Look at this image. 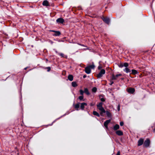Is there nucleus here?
<instances>
[{
  "label": "nucleus",
  "instance_id": "f257e3e1",
  "mask_svg": "<svg viewBox=\"0 0 155 155\" xmlns=\"http://www.w3.org/2000/svg\"><path fill=\"white\" fill-rule=\"evenodd\" d=\"M103 104L102 103H99L97 105V108L100 111V114L101 116H103V113L106 112V111L102 107Z\"/></svg>",
  "mask_w": 155,
  "mask_h": 155
},
{
  "label": "nucleus",
  "instance_id": "f03ea898",
  "mask_svg": "<svg viewBox=\"0 0 155 155\" xmlns=\"http://www.w3.org/2000/svg\"><path fill=\"white\" fill-rule=\"evenodd\" d=\"M101 19L103 21L107 24L108 25L110 22V19L108 17H105L103 16L101 17Z\"/></svg>",
  "mask_w": 155,
  "mask_h": 155
},
{
  "label": "nucleus",
  "instance_id": "7ed1b4c3",
  "mask_svg": "<svg viewBox=\"0 0 155 155\" xmlns=\"http://www.w3.org/2000/svg\"><path fill=\"white\" fill-rule=\"evenodd\" d=\"M128 63L127 62H125L124 63H120L118 64V67L120 68H122L123 67L127 68V67L128 66Z\"/></svg>",
  "mask_w": 155,
  "mask_h": 155
},
{
  "label": "nucleus",
  "instance_id": "20e7f679",
  "mask_svg": "<svg viewBox=\"0 0 155 155\" xmlns=\"http://www.w3.org/2000/svg\"><path fill=\"white\" fill-rule=\"evenodd\" d=\"M105 71L104 69H102L101 70L100 72L97 74V76L98 78L101 77L103 74L105 73Z\"/></svg>",
  "mask_w": 155,
  "mask_h": 155
},
{
  "label": "nucleus",
  "instance_id": "39448f33",
  "mask_svg": "<svg viewBox=\"0 0 155 155\" xmlns=\"http://www.w3.org/2000/svg\"><path fill=\"white\" fill-rule=\"evenodd\" d=\"M150 143V140L147 139L145 141L144 144L146 147H148L149 146Z\"/></svg>",
  "mask_w": 155,
  "mask_h": 155
},
{
  "label": "nucleus",
  "instance_id": "423d86ee",
  "mask_svg": "<svg viewBox=\"0 0 155 155\" xmlns=\"http://www.w3.org/2000/svg\"><path fill=\"white\" fill-rule=\"evenodd\" d=\"M56 21L57 23L62 24L64 22V20L62 18H60L57 19Z\"/></svg>",
  "mask_w": 155,
  "mask_h": 155
},
{
  "label": "nucleus",
  "instance_id": "0eeeda50",
  "mask_svg": "<svg viewBox=\"0 0 155 155\" xmlns=\"http://www.w3.org/2000/svg\"><path fill=\"white\" fill-rule=\"evenodd\" d=\"M81 67H83V68H94V67H95V66L94 64H93V63L92 64L90 65H88L86 67H84L83 66V65H81Z\"/></svg>",
  "mask_w": 155,
  "mask_h": 155
},
{
  "label": "nucleus",
  "instance_id": "6e6552de",
  "mask_svg": "<svg viewBox=\"0 0 155 155\" xmlns=\"http://www.w3.org/2000/svg\"><path fill=\"white\" fill-rule=\"evenodd\" d=\"M110 122V120H106L105 122H104V125L105 127L107 128V124Z\"/></svg>",
  "mask_w": 155,
  "mask_h": 155
},
{
  "label": "nucleus",
  "instance_id": "1a4fd4ad",
  "mask_svg": "<svg viewBox=\"0 0 155 155\" xmlns=\"http://www.w3.org/2000/svg\"><path fill=\"white\" fill-rule=\"evenodd\" d=\"M42 5L44 6H49V3L47 0L44 1L43 2Z\"/></svg>",
  "mask_w": 155,
  "mask_h": 155
},
{
  "label": "nucleus",
  "instance_id": "9d476101",
  "mask_svg": "<svg viewBox=\"0 0 155 155\" xmlns=\"http://www.w3.org/2000/svg\"><path fill=\"white\" fill-rule=\"evenodd\" d=\"M143 142V140L142 139H140L138 141V146H140L142 144Z\"/></svg>",
  "mask_w": 155,
  "mask_h": 155
},
{
  "label": "nucleus",
  "instance_id": "9b49d317",
  "mask_svg": "<svg viewBox=\"0 0 155 155\" xmlns=\"http://www.w3.org/2000/svg\"><path fill=\"white\" fill-rule=\"evenodd\" d=\"M61 34V32L59 31H57L54 34H53V36H59Z\"/></svg>",
  "mask_w": 155,
  "mask_h": 155
},
{
  "label": "nucleus",
  "instance_id": "f8f14e48",
  "mask_svg": "<svg viewBox=\"0 0 155 155\" xmlns=\"http://www.w3.org/2000/svg\"><path fill=\"white\" fill-rule=\"evenodd\" d=\"M127 91L130 93H133L134 91V89L133 88H130L128 89Z\"/></svg>",
  "mask_w": 155,
  "mask_h": 155
},
{
  "label": "nucleus",
  "instance_id": "ddd939ff",
  "mask_svg": "<svg viewBox=\"0 0 155 155\" xmlns=\"http://www.w3.org/2000/svg\"><path fill=\"white\" fill-rule=\"evenodd\" d=\"M58 54L61 56V57L66 58H67V56L64 55L62 53H58Z\"/></svg>",
  "mask_w": 155,
  "mask_h": 155
},
{
  "label": "nucleus",
  "instance_id": "4468645a",
  "mask_svg": "<svg viewBox=\"0 0 155 155\" xmlns=\"http://www.w3.org/2000/svg\"><path fill=\"white\" fill-rule=\"evenodd\" d=\"M87 104L86 103H83L81 104V108L83 110L84 108V107L85 106H86Z\"/></svg>",
  "mask_w": 155,
  "mask_h": 155
},
{
  "label": "nucleus",
  "instance_id": "2eb2a0df",
  "mask_svg": "<svg viewBox=\"0 0 155 155\" xmlns=\"http://www.w3.org/2000/svg\"><path fill=\"white\" fill-rule=\"evenodd\" d=\"M84 71L87 74H90L91 72L90 68H85Z\"/></svg>",
  "mask_w": 155,
  "mask_h": 155
},
{
  "label": "nucleus",
  "instance_id": "dca6fc26",
  "mask_svg": "<svg viewBox=\"0 0 155 155\" xmlns=\"http://www.w3.org/2000/svg\"><path fill=\"white\" fill-rule=\"evenodd\" d=\"M116 134L119 136L123 135V132L120 130H118L116 132Z\"/></svg>",
  "mask_w": 155,
  "mask_h": 155
},
{
  "label": "nucleus",
  "instance_id": "f3484780",
  "mask_svg": "<svg viewBox=\"0 0 155 155\" xmlns=\"http://www.w3.org/2000/svg\"><path fill=\"white\" fill-rule=\"evenodd\" d=\"M120 128L118 124H116L114 127V130H116Z\"/></svg>",
  "mask_w": 155,
  "mask_h": 155
},
{
  "label": "nucleus",
  "instance_id": "a211bd4d",
  "mask_svg": "<svg viewBox=\"0 0 155 155\" xmlns=\"http://www.w3.org/2000/svg\"><path fill=\"white\" fill-rule=\"evenodd\" d=\"M68 78L70 81H72L73 80V77L72 75H69L68 76Z\"/></svg>",
  "mask_w": 155,
  "mask_h": 155
},
{
  "label": "nucleus",
  "instance_id": "6ab92c4d",
  "mask_svg": "<svg viewBox=\"0 0 155 155\" xmlns=\"http://www.w3.org/2000/svg\"><path fill=\"white\" fill-rule=\"evenodd\" d=\"M72 85L73 87H76L78 86V85L76 82L74 81L72 82Z\"/></svg>",
  "mask_w": 155,
  "mask_h": 155
},
{
  "label": "nucleus",
  "instance_id": "aec40b11",
  "mask_svg": "<svg viewBox=\"0 0 155 155\" xmlns=\"http://www.w3.org/2000/svg\"><path fill=\"white\" fill-rule=\"evenodd\" d=\"M93 114L94 115L97 116L98 117L100 116L99 114L96 111H94L93 112Z\"/></svg>",
  "mask_w": 155,
  "mask_h": 155
},
{
  "label": "nucleus",
  "instance_id": "412c9836",
  "mask_svg": "<svg viewBox=\"0 0 155 155\" xmlns=\"http://www.w3.org/2000/svg\"><path fill=\"white\" fill-rule=\"evenodd\" d=\"M124 70L127 73H129L130 71V70L129 68H125Z\"/></svg>",
  "mask_w": 155,
  "mask_h": 155
},
{
  "label": "nucleus",
  "instance_id": "4be33fe9",
  "mask_svg": "<svg viewBox=\"0 0 155 155\" xmlns=\"http://www.w3.org/2000/svg\"><path fill=\"white\" fill-rule=\"evenodd\" d=\"M84 92L87 95H89L90 93L88 91V89L87 88L84 89Z\"/></svg>",
  "mask_w": 155,
  "mask_h": 155
},
{
  "label": "nucleus",
  "instance_id": "5701e85b",
  "mask_svg": "<svg viewBox=\"0 0 155 155\" xmlns=\"http://www.w3.org/2000/svg\"><path fill=\"white\" fill-rule=\"evenodd\" d=\"M107 115V116L110 117L111 116V114L110 112L108 111H106V112Z\"/></svg>",
  "mask_w": 155,
  "mask_h": 155
},
{
  "label": "nucleus",
  "instance_id": "b1692460",
  "mask_svg": "<svg viewBox=\"0 0 155 155\" xmlns=\"http://www.w3.org/2000/svg\"><path fill=\"white\" fill-rule=\"evenodd\" d=\"M132 73L133 74H135L137 73V71L135 70H132Z\"/></svg>",
  "mask_w": 155,
  "mask_h": 155
},
{
  "label": "nucleus",
  "instance_id": "393cba45",
  "mask_svg": "<svg viewBox=\"0 0 155 155\" xmlns=\"http://www.w3.org/2000/svg\"><path fill=\"white\" fill-rule=\"evenodd\" d=\"M79 103H78L76 104L75 106V108L78 110V108L79 107L80 105Z\"/></svg>",
  "mask_w": 155,
  "mask_h": 155
},
{
  "label": "nucleus",
  "instance_id": "a878e982",
  "mask_svg": "<svg viewBox=\"0 0 155 155\" xmlns=\"http://www.w3.org/2000/svg\"><path fill=\"white\" fill-rule=\"evenodd\" d=\"M97 88L95 87H94L92 89V91L93 92H95L97 91Z\"/></svg>",
  "mask_w": 155,
  "mask_h": 155
},
{
  "label": "nucleus",
  "instance_id": "bb28decb",
  "mask_svg": "<svg viewBox=\"0 0 155 155\" xmlns=\"http://www.w3.org/2000/svg\"><path fill=\"white\" fill-rule=\"evenodd\" d=\"M106 67V68H109L108 67V66H107L106 67V66H99L97 68H103V67Z\"/></svg>",
  "mask_w": 155,
  "mask_h": 155
},
{
  "label": "nucleus",
  "instance_id": "cd10ccee",
  "mask_svg": "<svg viewBox=\"0 0 155 155\" xmlns=\"http://www.w3.org/2000/svg\"><path fill=\"white\" fill-rule=\"evenodd\" d=\"M80 92L81 94L83 95L84 93V92L82 90H80Z\"/></svg>",
  "mask_w": 155,
  "mask_h": 155
},
{
  "label": "nucleus",
  "instance_id": "c85d7f7f",
  "mask_svg": "<svg viewBox=\"0 0 155 155\" xmlns=\"http://www.w3.org/2000/svg\"><path fill=\"white\" fill-rule=\"evenodd\" d=\"M79 99L80 100H82L83 99V96H79Z\"/></svg>",
  "mask_w": 155,
  "mask_h": 155
},
{
  "label": "nucleus",
  "instance_id": "c756f323",
  "mask_svg": "<svg viewBox=\"0 0 155 155\" xmlns=\"http://www.w3.org/2000/svg\"><path fill=\"white\" fill-rule=\"evenodd\" d=\"M78 44L79 45L81 46H83V47H86L84 45H83V44H80V43H78Z\"/></svg>",
  "mask_w": 155,
  "mask_h": 155
},
{
  "label": "nucleus",
  "instance_id": "7c9ffc66",
  "mask_svg": "<svg viewBox=\"0 0 155 155\" xmlns=\"http://www.w3.org/2000/svg\"><path fill=\"white\" fill-rule=\"evenodd\" d=\"M116 76L113 75L112 77V79L113 80H115L116 78Z\"/></svg>",
  "mask_w": 155,
  "mask_h": 155
},
{
  "label": "nucleus",
  "instance_id": "2f4dec72",
  "mask_svg": "<svg viewBox=\"0 0 155 155\" xmlns=\"http://www.w3.org/2000/svg\"><path fill=\"white\" fill-rule=\"evenodd\" d=\"M120 125L121 126H122L124 125V123L123 122H121L120 123Z\"/></svg>",
  "mask_w": 155,
  "mask_h": 155
},
{
  "label": "nucleus",
  "instance_id": "473e14b6",
  "mask_svg": "<svg viewBox=\"0 0 155 155\" xmlns=\"http://www.w3.org/2000/svg\"><path fill=\"white\" fill-rule=\"evenodd\" d=\"M121 75V74H117L116 75V78H117L118 77V76H120Z\"/></svg>",
  "mask_w": 155,
  "mask_h": 155
},
{
  "label": "nucleus",
  "instance_id": "72a5a7b5",
  "mask_svg": "<svg viewBox=\"0 0 155 155\" xmlns=\"http://www.w3.org/2000/svg\"><path fill=\"white\" fill-rule=\"evenodd\" d=\"M101 101H105L104 99L103 98H101Z\"/></svg>",
  "mask_w": 155,
  "mask_h": 155
},
{
  "label": "nucleus",
  "instance_id": "f704fd0d",
  "mask_svg": "<svg viewBox=\"0 0 155 155\" xmlns=\"http://www.w3.org/2000/svg\"><path fill=\"white\" fill-rule=\"evenodd\" d=\"M54 50L55 51V52L56 53L58 54V51H57V50L56 49H54Z\"/></svg>",
  "mask_w": 155,
  "mask_h": 155
},
{
  "label": "nucleus",
  "instance_id": "c9c22d12",
  "mask_svg": "<svg viewBox=\"0 0 155 155\" xmlns=\"http://www.w3.org/2000/svg\"><path fill=\"white\" fill-rule=\"evenodd\" d=\"M120 110V106L119 105H118V110L119 111Z\"/></svg>",
  "mask_w": 155,
  "mask_h": 155
},
{
  "label": "nucleus",
  "instance_id": "e433bc0d",
  "mask_svg": "<svg viewBox=\"0 0 155 155\" xmlns=\"http://www.w3.org/2000/svg\"><path fill=\"white\" fill-rule=\"evenodd\" d=\"M50 31L53 32H54L55 33L57 31H54V30H51V31Z\"/></svg>",
  "mask_w": 155,
  "mask_h": 155
},
{
  "label": "nucleus",
  "instance_id": "4c0bfd02",
  "mask_svg": "<svg viewBox=\"0 0 155 155\" xmlns=\"http://www.w3.org/2000/svg\"><path fill=\"white\" fill-rule=\"evenodd\" d=\"M116 155H120V152L119 151H118Z\"/></svg>",
  "mask_w": 155,
  "mask_h": 155
},
{
  "label": "nucleus",
  "instance_id": "58836bf2",
  "mask_svg": "<svg viewBox=\"0 0 155 155\" xmlns=\"http://www.w3.org/2000/svg\"><path fill=\"white\" fill-rule=\"evenodd\" d=\"M83 49H84V50H87L89 49V48H84Z\"/></svg>",
  "mask_w": 155,
  "mask_h": 155
},
{
  "label": "nucleus",
  "instance_id": "ea45409f",
  "mask_svg": "<svg viewBox=\"0 0 155 155\" xmlns=\"http://www.w3.org/2000/svg\"><path fill=\"white\" fill-rule=\"evenodd\" d=\"M50 70V68H48L47 70L48 71H49Z\"/></svg>",
  "mask_w": 155,
  "mask_h": 155
},
{
  "label": "nucleus",
  "instance_id": "a19ab883",
  "mask_svg": "<svg viewBox=\"0 0 155 155\" xmlns=\"http://www.w3.org/2000/svg\"><path fill=\"white\" fill-rule=\"evenodd\" d=\"M50 42L51 43V44H53V41H50Z\"/></svg>",
  "mask_w": 155,
  "mask_h": 155
},
{
  "label": "nucleus",
  "instance_id": "79ce46f5",
  "mask_svg": "<svg viewBox=\"0 0 155 155\" xmlns=\"http://www.w3.org/2000/svg\"><path fill=\"white\" fill-rule=\"evenodd\" d=\"M94 105V104H92V103H91V106H93Z\"/></svg>",
  "mask_w": 155,
  "mask_h": 155
},
{
  "label": "nucleus",
  "instance_id": "37998d69",
  "mask_svg": "<svg viewBox=\"0 0 155 155\" xmlns=\"http://www.w3.org/2000/svg\"><path fill=\"white\" fill-rule=\"evenodd\" d=\"M86 77V76L85 75H84L83 76V78H85Z\"/></svg>",
  "mask_w": 155,
  "mask_h": 155
},
{
  "label": "nucleus",
  "instance_id": "c03bdc74",
  "mask_svg": "<svg viewBox=\"0 0 155 155\" xmlns=\"http://www.w3.org/2000/svg\"><path fill=\"white\" fill-rule=\"evenodd\" d=\"M58 42H61V41H62V40H58Z\"/></svg>",
  "mask_w": 155,
  "mask_h": 155
},
{
  "label": "nucleus",
  "instance_id": "a18cd8bd",
  "mask_svg": "<svg viewBox=\"0 0 155 155\" xmlns=\"http://www.w3.org/2000/svg\"><path fill=\"white\" fill-rule=\"evenodd\" d=\"M111 84H110V85H111V84H112L113 83V82H111Z\"/></svg>",
  "mask_w": 155,
  "mask_h": 155
},
{
  "label": "nucleus",
  "instance_id": "49530a36",
  "mask_svg": "<svg viewBox=\"0 0 155 155\" xmlns=\"http://www.w3.org/2000/svg\"><path fill=\"white\" fill-rule=\"evenodd\" d=\"M46 68H51L50 67H47Z\"/></svg>",
  "mask_w": 155,
  "mask_h": 155
}]
</instances>
